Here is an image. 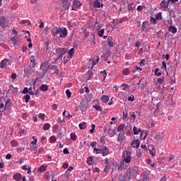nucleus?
Here are the masks:
<instances>
[{
	"instance_id": "nucleus-62",
	"label": "nucleus",
	"mask_w": 181,
	"mask_h": 181,
	"mask_svg": "<svg viewBox=\"0 0 181 181\" xmlns=\"http://www.w3.org/2000/svg\"><path fill=\"white\" fill-rule=\"evenodd\" d=\"M29 91V89H28L27 87L24 88V89L23 90V94H28Z\"/></svg>"
},
{
	"instance_id": "nucleus-5",
	"label": "nucleus",
	"mask_w": 181,
	"mask_h": 181,
	"mask_svg": "<svg viewBox=\"0 0 181 181\" xmlns=\"http://www.w3.org/2000/svg\"><path fill=\"white\" fill-rule=\"evenodd\" d=\"M9 25V22L6 19V17L5 16H1L0 17V26L2 28V29H5L6 28H8Z\"/></svg>"
},
{
	"instance_id": "nucleus-44",
	"label": "nucleus",
	"mask_w": 181,
	"mask_h": 181,
	"mask_svg": "<svg viewBox=\"0 0 181 181\" xmlns=\"http://www.w3.org/2000/svg\"><path fill=\"white\" fill-rule=\"evenodd\" d=\"M175 156L173 154H170L168 158V163H172L173 160L174 159Z\"/></svg>"
},
{
	"instance_id": "nucleus-56",
	"label": "nucleus",
	"mask_w": 181,
	"mask_h": 181,
	"mask_svg": "<svg viewBox=\"0 0 181 181\" xmlns=\"http://www.w3.org/2000/svg\"><path fill=\"white\" fill-rule=\"evenodd\" d=\"M150 22H151V23H153V24L156 23V18H155L153 17H151Z\"/></svg>"
},
{
	"instance_id": "nucleus-63",
	"label": "nucleus",
	"mask_w": 181,
	"mask_h": 181,
	"mask_svg": "<svg viewBox=\"0 0 181 181\" xmlns=\"http://www.w3.org/2000/svg\"><path fill=\"white\" fill-rule=\"evenodd\" d=\"M127 118H128V113L123 112V119H127Z\"/></svg>"
},
{
	"instance_id": "nucleus-19",
	"label": "nucleus",
	"mask_w": 181,
	"mask_h": 181,
	"mask_svg": "<svg viewBox=\"0 0 181 181\" xmlns=\"http://www.w3.org/2000/svg\"><path fill=\"white\" fill-rule=\"evenodd\" d=\"M168 30L170 32H172L173 35H175V33H176L177 32V28L175 26H170L168 28Z\"/></svg>"
},
{
	"instance_id": "nucleus-14",
	"label": "nucleus",
	"mask_w": 181,
	"mask_h": 181,
	"mask_svg": "<svg viewBox=\"0 0 181 181\" xmlns=\"http://www.w3.org/2000/svg\"><path fill=\"white\" fill-rule=\"evenodd\" d=\"M101 153L103 156H107V155L110 153V150L107 148V146H103Z\"/></svg>"
},
{
	"instance_id": "nucleus-54",
	"label": "nucleus",
	"mask_w": 181,
	"mask_h": 181,
	"mask_svg": "<svg viewBox=\"0 0 181 181\" xmlns=\"http://www.w3.org/2000/svg\"><path fill=\"white\" fill-rule=\"evenodd\" d=\"M101 74H103V78H104V80H105V78L107 77V71L105 70H103L101 71Z\"/></svg>"
},
{
	"instance_id": "nucleus-26",
	"label": "nucleus",
	"mask_w": 181,
	"mask_h": 181,
	"mask_svg": "<svg viewBox=\"0 0 181 181\" xmlns=\"http://www.w3.org/2000/svg\"><path fill=\"white\" fill-rule=\"evenodd\" d=\"M80 129H86L87 128V123L82 122L78 124Z\"/></svg>"
},
{
	"instance_id": "nucleus-46",
	"label": "nucleus",
	"mask_w": 181,
	"mask_h": 181,
	"mask_svg": "<svg viewBox=\"0 0 181 181\" xmlns=\"http://www.w3.org/2000/svg\"><path fill=\"white\" fill-rule=\"evenodd\" d=\"M149 152H150V155H151L153 158L156 156V151H155V149L153 148L152 150L149 151Z\"/></svg>"
},
{
	"instance_id": "nucleus-10",
	"label": "nucleus",
	"mask_w": 181,
	"mask_h": 181,
	"mask_svg": "<svg viewBox=\"0 0 181 181\" xmlns=\"http://www.w3.org/2000/svg\"><path fill=\"white\" fill-rule=\"evenodd\" d=\"M11 59H6L5 58L4 59H3L1 63H0V67L1 69H4L5 67H6V64H8V62H10Z\"/></svg>"
},
{
	"instance_id": "nucleus-45",
	"label": "nucleus",
	"mask_w": 181,
	"mask_h": 181,
	"mask_svg": "<svg viewBox=\"0 0 181 181\" xmlns=\"http://www.w3.org/2000/svg\"><path fill=\"white\" fill-rule=\"evenodd\" d=\"M104 33H105V30L102 29L98 31V36H100V37H103V36L104 35Z\"/></svg>"
},
{
	"instance_id": "nucleus-18",
	"label": "nucleus",
	"mask_w": 181,
	"mask_h": 181,
	"mask_svg": "<svg viewBox=\"0 0 181 181\" xmlns=\"http://www.w3.org/2000/svg\"><path fill=\"white\" fill-rule=\"evenodd\" d=\"M146 26H148V21L143 22L141 25V30H143V32H148V30H146Z\"/></svg>"
},
{
	"instance_id": "nucleus-39",
	"label": "nucleus",
	"mask_w": 181,
	"mask_h": 181,
	"mask_svg": "<svg viewBox=\"0 0 181 181\" xmlns=\"http://www.w3.org/2000/svg\"><path fill=\"white\" fill-rule=\"evenodd\" d=\"M146 7L145 6H141V5H139V6H138V7H137V11H139V12H142V11L144 10V9H145Z\"/></svg>"
},
{
	"instance_id": "nucleus-29",
	"label": "nucleus",
	"mask_w": 181,
	"mask_h": 181,
	"mask_svg": "<svg viewBox=\"0 0 181 181\" xmlns=\"http://www.w3.org/2000/svg\"><path fill=\"white\" fill-rule=\"evenodd\" d=\"M164 81H165V77L163 76L158 78L157 80V83L158 84H159V86H160V84H162V83H163Z\"/></svg>"
},
{
	"instance_id": "nucleus-8",
	"label": "nucleus",
	"mask_w": 181,
	"mask_h": 181,
	"mask_svg": "<svg viewBox=\"0 0 181 181\" xmlns=\"http://www.w3.org/2000/svg\"><path fill=\"white\" fill-rule=\"evenodd\" d=\"M125 138H126L125 132H119L117 136V142H119V144H122Z\"/></svg>"
},
{
	"instance_id": "nucleus-36",
	"label": "nucleus",
	"mask_w": 181,
	"mask_h": 181,
	"mask_svg": "<svg viewBox=\"0 0 181 181\" xmlns=\"http://www.w3.org/2000/svg\"><path fill=\"white\" fill-rule=\"evenodd\" d=\"M68 54L70 57H73L74 55V48H71L69 51H68Z\"/></svg>"
},
{
	"instance_id": "nucleus-23",
	"label": "nucleus",
	"mask_w": 181,
	"mask_h": 181,
	"mask_svg": "<svg viewBox=\"0 0 181 181\" xmlns=\"http://www.w3.org/2000/svg\"><path fill=\"white\" fill-rule=\"evenodd\" d=\"M40 90H41V91H47L49 90V86H47L46 84H42L40 87Z\"/></svg>"
},
{
	"instance_id": "nucleus-24",
	"label": "nucleus",
	"mask_w": 181,
	"mask_h": 181,
	"mask_svg": "<svg viewBox=\"0 0 181 181\" xmlns=\"http://www.w3.org/2000/svg\"><path fill=\"white\" fill-rule=\"evenodd\" d=\"M52 70H53L52 73L54 74L55 73H59V68L56 65H52L51 66Z\"/></svg>"
},
{
	"instance_id": "nucleus-32",
	"label": "nucleus",
	"mask_w": 181,
	"mask_h": 181,
	"mask_svg": "<svg viewBox=\"0 0 181 181\" xmlns=\"http://www.w3.org/2000/svg\"><path fill=\"white\" fill-rule=\"evenodd\" d=\"M160 69H159L158 68H156L155 69V75L157 76L158 77H159L160 76H162V72L160 71Z\"/></svg>"
},
{
	"instance_id": "nucleus-11",
	"label": "nucleus",
	"mask_w": 181,
	"mask_h": 181,
	"mask_svg": "<svg viewBox=\"0 0 181 181\" xmlns=\"http://www.w3.org/2000/svg\"><path fill=\"white\" fill-rule=\"evenodd\" d=\"M169 1L168 0H167V1L165 0H163L161 1V3L160 4V7L163 8V9H166V8H168L169 7Z\"/></svg>"
},
{
	"instance_id": "nucleus-50",
	"label": "nucleus",
	"mask_w": 181,
	"mask_h": 181,
	"mask_svg": "<svg viewBox=\"0 0 181 181\" xmlns=\"http://www.w3.org/2000/svg\"><path fill=\"white\" fill-rule=\"evenodd\" d=\"M66 94L68 98H70L71 97V92L70 91V90L67 89L66 90Z\"/></svg>"
},
{
	"instance_id": "nucleus-64",
	"label": "nucleus",
	"mask_w": 181,
	"mask_h": 181,
	"mask_svg": "<svg viewBox=\"0 0 181 181\" xmlns=\"http://www.w3.org/2000/svg\"><path fill=\"white\" fill-rule=\"evenodd\" d=\"M11 42L13 43V45L16 44V37H11Z\"/></svg>"
},
{
	"instance_id": "nucleus-60",
	"label": "nucleus",
	"mask_w": 181,
	"mask_h": 181,
	"mask_svg": "<svg viewBox=\"0 0 181 181\" xmlns=\"http://www.w3.org/2000/svg\"><path fill=\"white\" fill-rule=\"evenodd\" d=\"M108 170H110V165H106L103 172H105V173H108Z\"/></svg>"
},
{
	"instance_id": "nucleus-31",
	"label": "nucleus",
	"mask_w": 181,
	"mask_h": 181,
	"mask_svg": "<svg viewBox=\"0 0 181 181\" xmlns=\"http://www.w3.org/2000/svg\"><path fill=\"white\" fill-rule=\"evenodd\" d=\"M102 152H103L102 148L101 149H98L97 148H93V153H95L96 155L102 153Z\"/></svg>"
},
{
	"instance_id": "nucleus-55",
	"label": "nucleus",
	"mask_w": 181,
	"mask_h": 181,
	"mask_svg": "<svg viewBox=\"0 0 181 181\" xmlns=\"http://www.w3.org/2000/svg\"><path fill=\"white\" fill-rule=\"evenodd\" d=\"M93 105H100V100H95L93 101Z\"/></svg>"
},
{
	"instance_id": "nucleus-9",
	"label": "nucleus",
	"mask_w": 181,
	"mask_h": 181,
	"mask_svg": "<svg viewBox=\"0 0 181 181\" xmlns=\"http://www.w3.org/2000/svg\"><path fill=\"white\" fill-rule=\"evenodd\" d=\"M40 70H42V76L41 77L43 78L45 76V74L47 72V64L44 63L40 66Z\"/></svg>"
},
{
	"instance_id": "nucleus-47",
	"label": "nucleus",
	"mask_w": 181,
	"mask_h": 181,
	"mask_svg": "<svg viewBox=\"0 0 181 181\" xmlns=\"http://www.w3.org/2000/svg\"><path fill=\"white\" fill-rule=\"evenodd\" d=\"M122 87H124V91H127V89L128 88V87H129V86L128 85V83H122Z\"/></svg>"
},
{
	"instance_id": "nucleus-59",
	"label": "nucleus",
	"mask_w": 181,
	"mask_h": 181,
	"mask_svg": "<svg viewBox=\"0 0 181 181\" xmlns=\"http://www.w3.org/2000/svg\"><path fill=\"white\" fill-rule=\"evenodd\" d=\"M30 64L32 67H35V66H36V64L35 63V59L30 60Z\"/></svg>"
},
{
	"instance_id": "nucleus-37",
	"label": "nucleus",
	"mask_w": 181,
	"mask_h": 181,
	"mask_svg": "<svg viewBox=\"0 0 181 181\" xmlns=\"http://www.w3.org/2000/svg\"><path fill=\"white\" fill-rule=\"evenodd\" d=\"M156 19L157 21H161L162 19V13H158L156 15Z\"/></svg>"
},
{
	"instance_id": "nucleus-53",
	"label": "nucleus",
	"mask_w": 181,
	"mask_h": 181,
	"mask_svg": "<svg viewBox=\"0 0 181 181\" xmlns=\"http://www.w3.org/2000/svg\"><path fill=\"white\" fill-rule=\"evenodd\" d=\"M33 139H34V141H31V144L32 145H36V144L37 142V139L35 136H33Z\"/></svg>"
},
{
	"instance_id": "nucleus-42",
	"label": "nucleus",
	"mask_w": 181,
	"mask_h": 181,
	"mask_svg": "<svg viewBox=\"0 0 181 181\" xmlns=\"http://www.w3.org/2000/svg\"><path fill=\"white\" fill-rule=\"evenodd\" d=\"M56 141H57V139H56V136H52L49 138V142H51V144H54V142H56Z\"/></svg>"
},
{
	"instance_id": "nucleus-58",
	"label": "nucleus",
	"mask_w": 181,
	"mask_h": 181,
	"mask_svg": "<svg viewBox=\"0 0 181 181\" xmlns=\"http://www.w3.org/2000/svg\"><path fill=\"white\" fill-rule=\"evenodd\" d=\"M40 172H45L46 170V167L44 165H42L40 168H39Z\"/></svg>"
},
{
	"instance_id": "nucleus-48",
	"label": "nucleus",
	"mask_w": 181,
	"mask_h": 181,
	"mask_svg": "<svg viewBox=\"0 0 181 181\" xmlns=\"http://www.w3.org/2000/svg\"><path fill=\"white\" fill-rule=\"evenodd\" d=\"M161 69L164 71H166L167 69H166V62H162V66Z\"/></svg>"
},
{
	"instance_id": "nucleus-7",
	"label": "nucleus",
	"mask_w": 181,
	"mask_h": 181,
	"mask_svg": "<svg viewBox=\"0 0 181 181\" xmlns=\"http://www.w3.org/2000/svg\"><path fill=\"white\" fill-rule=\"evenodd\" d=\"M83 5L80 1L74 0L73 5L71 6L72 11H77V8H80Z\"/></svg>"
},
{
	"instance_id": "nucleus-49",
	"label": "nucleus",
	"mask_w": 181,
	"mask_h": 181,
	"mask_svg": "<svg viewBox=\"0 0 181 181\" xmlns=\"http://www.w3.org/2000/svg\"><path fill=\"white\" fill-rule=\"evenodd\" d=\"M24 98L25 100V103H29V100H30V95L27 94L24 96Z\"/></svg>"
},
{
	"instance_id": "nucleus-61",
	"label": "nucleus",
	"mask_w": 181,
	"mask_h": 181,
	"mask_svg": "<svg viewBox=\"0 0 181 181\" xmlns=\"http://www.w3.org/2000/svg\"><path fill=\"white\" fill-rule=\"evenodd\" d=\"M63 152H64V155H69V153H70V152L69 151V149H67V148H64Z\"/></svg>"
},
{
	"instance_id": "nucleus-57",
	"label": "nucleus",
	"mask_w": 181,
	"mask_h": 181,
	"mask_svg": "<svg viewBox=\"0 0 181 181\" xmlns=\"http://www.w3.org/2000/svg\"><path fill=\"white\" fill-rule=\"evenodd\" d=\"M90 146L95 148V146H97V141H90Z\"/></svg>"
},
{
	"instance_id": "nucleus-22",
	"label": "nucleus",
	"mask_w": 181,
	"mask_h": 181,
	"mask_svg": "<svg viewBox=\"0 0 181 181\" xmlns=\"http://www.w3.org/2000/svg\"><path fill=\"white\" fill-rule=\"evenodd\" d=\"M107 42L110 47H114V42H112V37H109L107 38Z\"/></svg>"
},
{
	"instance_id": "nucleus-43",
	"label": "nucleus",
	"mask_w": 181,
	"mask_h": 181,
	"mask_svg": "<svg viewBox=\"0 0 181 181\" xmlns=\"http://www.w3.org/2000/svg\"><path fill=\"white\" fill-rule=\"evenodd\" d=\"M128 101H132V103H134V101H135V96L134 95H131L128 98Z\"/></svg>"
},
{
	"instance_id": "nucleus-13",
	"label": "nucleus",
	"mask_w": 181,
	"mask_h": 181,
	"mask_svg": "<svg viewBox=\"0 0 181 181\" xmlns=\"http://www.w3.org/2000/svg\"><path fill=\"white\" fill-rule=\"evenodd\" d=\"M139 144H140L139 140L136 139V140H133L132 141L131 146H132V148H139Z\"/></svg>"
},
{
	"instance_id": "nucleus-16",
	"label": "nucleus",
	"mask_w": 181,
	"mask_h": 181,
	"mask_svg": "<svg viewBox=\"0 0 181 181\" xmlns=\"http://www.w3.org/2000/svg\"><path fill=\"white\" fill-rule=\"evenodd\" d=\"M100 100L104 103H108V101H110V97L106 95H103L102 97L100 98Z\"/></svg>"
},
{
	"instance_id": "nucleus-51",
	"label": "nucleus",
	"mask_w": 181,
	"mask_h": 181,
	"mask_svg": "<svg viewBox=\"0 0 181 181\" xmlns=\"http://www.w3.org/2000/svg\"><path fill=\"white\" fill-rule=\"evenodd\" d=\"M74 168L72 166H70L68 170H66V175H70V172H71V170H73Z\"/></svg>"
},
{
	"instance_id": "nucleus-12",
	"label": "nucleus",
	"mask_w": 181,
	"mask_h": 181,
	"mask_svg": "<svg viewBox=\"0 0 181 181\" xmlns=\"http://www.w3.org/2000/svg\"><path fill=\"white\" fill-rule=\"evenodd\" d=\"M64 9H66V11H69L70 6H71V3L69 0H64Z\"/></svg>"
},
{
	"instance_id": "nucleus-40",
	"label": "nucleus",
	"mask_w": 181,
	"mask_h": 181,
	"mask_svg": "<svg viewBox=\"0 0 181 181\" xmlns=\"http://www.w3.org/2000/svg\"><path fill=\"white\" fill-rule=\"evenodd\" d=\"M98 62H100V57H96L95 60H93L92 62L93 66H95V64H97V63H98Z\"/></svg>"
},
{
	"instance_id": "nucleus-25",
	"label": "nucleus",
	"mask_w": 181,
	"mask_h": 181,
	"mask_svg": "<svg viewBox=\"0 0 181 181\" xmlns=\"http://www.w3.org/2000/svg\"><path fill=\"white\" fill-rule=\"evenodd\" d=\"M93 6L95 8H101V4L100 3V0H95L93 3Z\"/></svg>"
},
{
	"instance_id": "nucleus-21",
	"label": "nucleus",
	"mask_w": 181,
	"mask_h": 181,
	"mask_svg": "<svg viewBox=\"0 0 181 181\" xmlns=\"http://www.w3.org/2000/svg\"><path fill=\"white\" fill-rule=\"evenodd\" d=\"M10 144L12 148H16L19 146V143L16 141V140H12Z\"/></svg>"
},
{
	"instance_id": "nucleus-34",
	"label": "nucleus",
	"mask_w": 181,
	"mask_h": 181,
	"mask_svg": "<svg viewBox=\"0 0 181 181\" xmlns=\"http://www.w3.org/2000/svg\"><path fill=\"white\" fill-rule=\"evenodd\" d=\"M129 115H130L132 119H133V121H135V119H136V115H135V112H130Z\"/></svg>"
},
{
	"instance_id": "nucleus-4",
	"label": "nucleus",
	"mask_w": 181,
	"mask_h": 181,
	"mask_svg": "<svg viewBox=\"0 0 181 181\" xmlns=\"http://www.w3.org/2000/svg\"><path fill=\"white\" fill-rule=\"evenodd\" d=\"M122 158L125 163H131V159L132 158V157L131 156V152L128 151H124L122 153Z\"/></svg>"
},
{
	"instance_id": "nucleus-38",
	"label": "nucleus",
	"mask_w": 181,
	"mask_h": 181,
	"mask_svg": "<svg viewBox=\"0 0 181 181\" xmlns=\"http://www.w3.org/2000/svg\"><path fill=\"white\" fill-rule=\"evenodd\" d=\"M87 163L89 165V166H91V165H93V158L88 157L87 158Z\"/></svg>"
},
{
	"instance_id": "nucleus-15",
	"label": "nucleus",
	"mask_w": 181,
	"mask_h": 181,
	"mask_svg": "<svg viewBox=\"0 0 181 181\" xmlns=\"http://www.w3.org/2000/svg\"><path fill=\"white\" fill-rule=\"evenodd\" d=\"M13 179L16 181H21L22 180V174L21 173H16L13 176Z\"/></svg>"
},
{
	"instance_id": "nucleus-3",
	"label": "nucleus",
	"mask_w": 181,
	"mask_h": 181,
	"mask_svg": "<svg viewBox=\"0 0 181 181\" xmlns=\"http://www.w3.org/2000/svg\"><path fill=\"white\" fill-rule=\"evenodd\" d=\"M88 107V102L87 100L83 99L79 105V107L82 114H86L87 112V107Z\"/></svg>"
},
{
	"instance_id": "nucleus-17",
	"label": "nucleus",
	"mask_w": 181,
	"mask_h": 181,
	"mask_svg": "<svg viewBox=\"0 0 181 181\" xmlns=\"http://www.w3.org/2000/svg\"><path fill=\"white\" fill-rule=\"evenodd\" d=\"M133 132L134 135H139L140 132H142V130H141L140 128L138 129L136 126L133 127Z\"/></svg>"
},
{
	"instance_id": "nucleus-6",
	"label": "nucleus",
	"mask_w": 181,
	"mask_h": 181,
	"mask_svg": "<svg viewBox=\"0 0 181 181\" xmlns=\"http://www.w3.org/2000/svg\"><path fill=\"white\" fill-rule=\"evenodd\" d=\"M56 54L57 56V59H62L64 54H66V49L64 48H58L56 49Z\"/></svg>"
},
{
	"instance_id": "nucleus-2",
	"label": "nucleus",
	"mask_w": 181,
	"mask_h": 181,
	"mask_svg": "<svg viewBox=\"0 0 181 181\" xmlns=\"http://www.w3.org/2000/svg\"><path fill=\"white\" fill-rule=\"evenodd\" d=\"M5 104L4 103V101H2L0 103V112L2 114V112H5L6 110H11V107H12V103L11 102V99H7L6 101H4Z\"/></svg>"
},
{
	"instance_id": "nucleus-33",
	"label": "nucleus",
	"mask_w": 181,
	"mask_h": 181,
	"mask_svg": "<svg viewBox=\"0 0 181 181\" xmlns=\"http://www.w3.org/2000/svg\"><path fill=\"white\" fill-rule=\"evenodd\" d=\"M105 163H106L107 166H110V163H112V165H115V163L114 162L110 161V159H108V158H106L105 159Z\"/></svg>"
},
{
	"instance_id": "nucleus-20",
	"label": "nucleus",
	"mask_w": 181,
	"mask_h": 181,
	"mask_svg": "<svg viewBox=\"0 0 181 181\" xmlns=\"http://www.w3.org/2000/svg\"><path fill=\"white\" fill-rule=\"evenodd\" d=\"M124 128H125V124H122L118 126V127L117 128V132H124Z\"/></svg>"
},
{
	"instance_id": "nucleus-41",
	"label": "nucleus",
	"mask_w": 181,
	"mask_h": 181,
	"mask_svg": "<svg viewBox=\"0 0 181 181\" xmlns=\"http://www.w3.org/2000/svg\"><path fill=\"white\" fill-rule=\"evenodd\" d=\"M70 136L72 141H76L77 139V135H76L74 133H71Z\"/></svg>"
},
{
	"instance_id": "nucleus-30",
	"label": "nucleus",
	"mask_w": 181,
	"mask_h": 181,
	"mask_svg": "<svg viewBox=\"0 0 181 181\" xmlns=\"http://www.w3.org/2000/svg\"><path fill=\"white\" fill-rule=\"evenodd\" d=\"M43 129L44 131H49V129H50V124L45 123L43 126Z\"/></svg>"
},
{
	"instance_id": "nucleus-1",
	"label": "nucleus",
	"mask_w": 181,
	"mask_h": 181,
	"mask_svg": "<svg viewBox=\"0 0 181 181\" xmlns=\"http://www.w3.org/2000/svg\"><path fill=\"white\" fill-rule=\"evenodd\" d=\"M57 35H59V37H62V39L66 37V36H67V28L61 27L54 28L52 29V36L54 37L57 36Z\"/></svg>"
},
{
	"instance_id": "nucleus-28",
	"label": "nucleus",
	"mask_w": 181,
	"mask_h": 181,
	"mask_svg": "<svg viewBox=\"0 0 181 181\" xmlns=\"http://www.w3.org/2000/svg\"><path fill=\"white\" fill-rule=\"evenodd\" d=\"M88 78H87V80L89 81V80H91V78H93V76H94V73L93 72V71H88Z\"/></svg>"
},
{
	"instance_id": "nucleus-52",
	"label": "nucleus",
	"mask_w": 181,
	"mask_h": 181,
	"mask_svg": "<svg viewBox=\"0 0 181 181\" xmlns=\"http://www.w3.org/2000/svg\"><path fill=\"white\" fill-rule=\"evenodd\" d=\"M39 118H40V119H45L46 115L43 114V113H40L38 115Z\"/></svg>"
},
{
	"instance_id": "nucleus-35",
	"label": "nucleus",
	"mask_w": 181,
	"mask_h": 181,
	"mask_svg": "<svg viewBox=\"0 0 181 181\" xmlns=\"http://www.w3.org/2000/svg\"><path fill=\"white\" fill-rule=\"evenodd\" d=\"M122 73L124 74V76H128V74L131 73V71L128 68H126L122 71Z\"/></svg>"
},
{
	"instance_id": "nucleus-27",
	"label": "nucleus",
	"mask_w": 181,
	"mask_h": 181,
	"mask_svg": "<svg viewBox=\"0 0 181 181\" xmlns=\"http://www.w3.org/2000/svg\"><path fill=\"white\" fill-rule=\"evenodd\" d=\"M93 108H95V110L96 111H98L99 112H103V108H101V106H100V105H93Z\"/></svg>"
}]
</instances>
